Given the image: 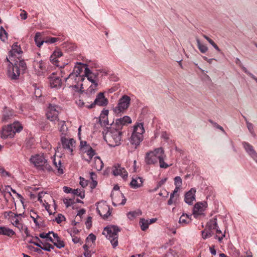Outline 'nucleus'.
<instances>
[{"label": "nucleus", "mask_w": 257, "mask_h": 257, "mask_svg": "<svg viewBox=\"0 0 257 257\" xmlns=\"http://www.w3.org/2000/svg\"><path fill=\"white\" fill-rule=\"evenodd\" d=\"M246 125L248 130L250 133H252L253 131V124L251 123H250L249 122H246Z\"/></svg>", "instance_id": "60"}, {"label": "nucleus", "mask_w": 257, "mask_h": 257, "mask_svg": "<svg viewBox=\"0 0 257 257\" xmlns=\"http://www.w3.org/2000/svg\"><path fill=\"white\" fill-rule=\"evenodd\" d=\"M34 213L36 215V216L31 215V217L33 219L35 225L39 228L44 226L45 225L44 224L42 219L35 212H34Z\"/></svg>", "instance_id": "31"}, {"label": "nucleus", "mask_w": 257, "mask_h": 257, "mask_svg": "<svg viewBox=\"0 0 257 257\" xmlns=\"http://www.w3.org/2000/svg\"><path fill=\"white\" fill-rule=\"evenodd\" d=\"M201 233L202 237L204 239L211 237L213 234L211 230L206 229V228L204 230L202 231Z\"/></svg>", "instance_id": "44"}, {"label": "nucleus", "mask_w": 257, "mask_h": 257, "mask_svg": "<svg viewBox=\"0 0 257 257\" xmlns=\"http://www.w3.org/2000/svg\"><path fill=\"white\" fill-rule=\"evenodd\" d=\"M80 146L81 147V149L82 150V151H83V150L87 149L88 146H90L87 145V143L86 141H81Z\"/></svg>", "instance_id": "55"}, {"label": "nucleus", "mask_w": 257, "mask_h": 257, "mask_svg": "<svg viewBox=\"0 0 257 257\" xmlns=\"http://www.w3.org/2000/svg\"><path fill=\"white\" fill-rule=\"evenodd\" d=\"M8 35L4 28L1 26L0 29V39L3 42H5L8 39Z\"/></svg>", "instance_id": "39"}, {"label": "nucleus", "mask_w": 257, "mask_h": 257, "mask_svg": "<svg viewBox=\"0 0 257 257\" xmlns=\"http://www.w3.org/2000/svg\"><path fill=\"white\" fill-rule=\"evenodd\" d=\"M142 214V212L140 210L130 211L127 213V217L130 219H133L135 217L140 216Z\"/></svg>", "instance_id": "40"}, {"label": "nucleus", "mask_w": 257, "mask_h": 257, "mask_svg": "<svg viewBox=\"0 0 257 257\" xmlns=\"http://www.w3.org/2000/svg\"><path fill=\"white\" fill-rule=\"evenodd\" d=\"M83 151L86 153L87 155L89 156L90 159H92L95 155V151L90 146H88V148Z\"/></svg>", "instance_id": "41"}, {"label": "nucleus", "mask_w": 257, "mask_h": 257, "mask_svg": "<svg viewBox=\"0 0 257 257\" xmlns=\"http://www.w3.org/2000/svg\"><path fill=\"white\" fill-rule=\"evenodd\" d=\"M15 233V232L11 229L5 226L0 227V234L11 236Z\"/></svg>", "instance_id": "32"}, {"label": "nucleus", "mask_w": 257, "mask_h": 257, "mask_svg": "<svg viewBox=\"0 0 257 257\" xmlns=\"http://www.w3.org/2000/svg\"><path fill=\"white\" fill-rule=\"evenodd\" d=\"M85 80L84 76L83 75H77L73 72L71 73L69 76L65 78L66 82L67 81H74L75 83H79L83 82Z\"/></svg>", "instance_id": "17"}, {"label": "nucleus", "mask_w": 257, "mask_h": 257, "mask_svg": "<svg viewBox=\"0 0 257 257\" xmlns=\"http://www.w3.org/2000/svg\"><path fill=\"white\" fill-rule=\"evenodd\" d=\"M99 214L103 218H107L110 215V208L107 205H103L97 209Z\"/></svg>", "instance_id": "20"}, {"label": "nucleus", "mask_w": 257, "mask_h": 257, "mask_svg": "<svg viewBox=\"0 0 257 257\" xmlns=\"http://www.w3.org/2000/svg\"><path fill=\"white\" fill-rule=\"evenodd\" d=\"M63 202L67 207H68L75 203L74 199L71 198H65L64 199Z\"/></svg>", "instance_id": "48"}, {"label": "nucleus", "mask_w": 257, "mask_h": 257, "mask_svg": "<svg viewBox=\"0 0 257 257\" xmlns=\"http://www.w3.org/2000/svg\"><path fill=\"white\" fill-rule=\"evenodd\" d=\"M72 194L79 196L82 199L84 198L85 197V194L83 189H74L72 191Z\"/></svg>", "instance_id": "42"}, {"label": "nucleus", "mask_w": 257, "mask_h": 257, "mask_svg": "<svg viewBox=\"0 0 257 257\" xmlns=\"http://www.w3.org/2000/svg\"><path fill=\"white\" fill-rule=\"evenodd\" d=\"M166 155L164 154V151H163L162 154L161 155L159 159V166L161 168L166 169L170 166L167 163L164 161Z\"/></svg>", "instance_id": "33"}, {"label": "nucleus", "mask_w": 257, "mask_h": 257, "mask_svg": "<svg viewBox=\"0 0 257 257\" xmlns=\"http://www.w3.org/2000/svg\"><path fill=\"white\" fill-rule=\"evenodd\" d=\"M189 215L183 213L180 217L179 222L180 224H186L191 221V218Z\"/></svg>", "instance_id": "35"}, {"label": "nucleus", "mask_w": 257, "mask_h": 257, "mask_svg": "<svg viewBox=\"0 0 257 257\" xmlns=\"http://www.w3.org/2000/svg\"><path fill=\"white\" fill-rule=\"evenodd\" d=\"M59 125H60L59 131L62 135L66 136L68 133V127L66 125V122L64 121H61L59 122Z\"/></svg>", "instance_id": "34"}, {"label": "nucleus", "mask_w": 257, "mask_h": 257, "mask_svg": "<svg viewBox=\"0 0 257 257\" xmlns=\"http://www.w3.org/2000/svg\"><path fill=\"white\" fill-rule=\"evenodd\" d=\"M196 42L198 48L201 53H205L207 51V47L206 45L202 44L198 39H196Z\"/></svg>", "instance_id": "36"}, {"label": "nucleus", "mask_w": 257, "mask_h": 257, "mask_svg": "<svg viewBox=\"0 0 257 257\" xmlns=\"http://www.w3.org/2000/svg\"><path fill=\"white\" fill-rule=\"evenodd\" d=\"M112 170L113 175L115 176L119 175L124 180L127 177V172L125 169L121 167L119 164L114 165L112 168Z\"/></svg>", "instance_id": "11"}, {"label": "nucleus", "mask_w": 257, "mask_h": 257, "mask_svg": "<svg viewBox=\"0 0 257 257\" xmlns=\"http://www.w3.org/2000/svg\"><path fill=\"white\" fill-rule=\"evenodd\" d=\"M217 225V219L216 217L210 219L207 223L206 229L212 230L215 229H217L218 227Z\"/></svg>", "instance_id": "28"}, {"label": "nucleus", "mask_w": 257, "mask_h": 257, "mask_svg": "<svg viewBox=\"0 0 257 257\" xmlns=\"http://www.w3.org/2000/svg\"><path fill=\"white\" fill-rule=\"evenodd\" d=\"M131 98L126 95H123L118 100L116 107L113 108V111L117 114L123 112L129 107Z\"/></svg>", "instance_id": "6"}, {"label": "nucleus", "mask_w": 257, "mask_h": 257, "mask_svg": "<svg viewBox=\"0 0 257 257\" xmlns=\"http://www.w3.org/2000/svg\"><path fill=\"white\" fill-rule=\"evenodd\" d=\"M40 37L41 34L39 32H37L35 36V41L38 47H40L45 42V41L41 40Z\"/></svg>", "instance_id": "38"}, {"label": "nucleus", "mask_w": 257, "mask_h": 257, "mask_svg": "<svg viewBox=\"0 0 257 257\" xmlns=\"http://www.w3.org/2000/svg\"><path fill=\"white\" fill-rule=\"evenodd\" d=\"M43 244V246H42V247H41V249L44 250H46V251H51V249H53L54 248V247L53 245L51 244L50 243H42Z\"/></svg>", "instance_id": "46"}, {"label": "nucleus", "mask_w": 257, "mask_h": 257, "mask_svg": "<svg viewBox=\"0 0 257 257\" xmlns=\"http://www.w3.org/2000/svg\"><path fill=\"white\" fill-rule=\"evenodd\" d=\"M16 115V113L9 108L6 107L3 111L2 121L5 122H8Z\"/></svg>", "instance_id": "16"}, {"label": "nucleus", "mask_w": 257, "mask_h": 257, "mask_svg": "<svg viewBox=\"0 0 257 257\" xmlns=\"http://www.w3.org/2000/svg\"><path fill=\"white\" fill-rule=\"evenodd\" d=\"M80 185L83 187H85L87 185V182L84 178L80 177Z\"/></svg>", "instance_id": "57"}, {"label": "nucleus", "mask_w": 257, "mask_h": 257, "mask_svg": "<svg viewBox=\"0 0 257 257\" xmlns=\"http://www.w3.org/2000/svg\"><path fill=\"white\" fill-rule=\"evenodd\" d=\"M92 166L97 171L102 170L103 167V163L99 157L96 156L94 158Z\"/></svg>", "instance_id": "25"}, {"label": "nucleus", "mask_w": 257, "mask_h": 257, "mask_svg": "<svg viewBox=\"0 0 257 257\" xmlns=\"http://www.w3.org/2000/svg\"><path fill=\"white\" fill-rule=\"evenodd\" d=\"M65 217L64 216H63V215H62L61 214H59L58 216L57 217H56L55 218V221L58 223H60L64 219H65Z\"/></svg>", "instance_id": "54"}, {"label": "nucleus", "mask_w": 257, "mask_h": 257, "mask_svg": "<svg viewBox=\"0 0 257 257\" xmlns=\"http://www.w3.org/2000/svg\"><path fill=\"white\" fill-rule=\"evenodd\" d=\"M23 127L18 121L14 122L13 124L8 125L3 127L1 137L3 139L13 138L16 132H20L22 130Z\"/></svg>", "instance_id": "3"}, {"label": "nucleus", "mask_w": 257, "mask_h": 257, "mask_svg": "<svg viewBox=\"0 0 257 257\" xmlns=\"http://www.w3.org/2000/svg\"><path fill=\"white\" fill-rule=\"evenodd\" d=\"M140 225L141 229L143 231L146 230L149 227V220H145L144 218H141L140 220Z\"/></svg>", "instance_id": "37"}, {"label": "nucleus", "mask_w": 257, "mask_h": 257, "mask_svg": "<svg viewBox=\"0 0 257 257\" xmlns=\"http://www.w3.org/2000/svg\"><path fill=\"white\" fill-rule=\"evenodd\" d=\"M54 164L55 165L56 168H57L58 173L59 174H63V170L62 168V165L60 160H59L58 164H57V162L55 161V160H54Z\"/></svg>", "instance_id": "45"}, {"label": "nucleus", "mask_w": 257, "mask_h": 257, "mask_svg": "<svg viewBox=\"0 0 257 257\" xmlns=\"http://www.w3.org/2000/svg\"><path fill=\"white\" fill-rule=\"evenodd\" d=\"M20 70H19L17 66L13 65L12 69H10L8 71V76L12 80L18 79L21 74Z\"/></svg>", "instance_id": "19"}, {"label": "nucleus", "mask_w": 257, "mask_h": 257, "mask_svg": "<svg viewBox=\"0 0 257 257\" xmlns=\"http://www.w3.org/2000/svg\"><path fill=\"white\" fill-rule=\"evenodd\" d=\"M54 237V244L58 248H62L65 246L64 242L61 240L60 238L57 233L53 232Z\"/></svg>", "instance_id": "27"}, {"label": "nucleus", "mask_w": 257, "mask_h": 257, "mask_svg": "<svg viewBox=\"0 0 257 257\" xmlns=\"http://www.w3.org/2000/svg\"><path fill=\"white\" fill-rule=\"evenodd\" d=\"M240 257H252V255L251 252H246L244 255H241Z\"/></svg>", "instance_id": "64"}, {"label": "nucleus", "mask_w": 257, "mask_h": 257, "mask_svg": "<svg viewBox=\"0 0 257 257\" xmlns=\"http://www.w3.org/2000/svg\"><path fill=\"white\" fill-rule=\"evenodd\" d=\"M63 53L59 50L55 51L50 57V61L56 66H59V58L62 56Z\"/></svg>", "instance_id": "21"}, {"label": "nucleus", "mask_w": 257, "mask_h": 257, "mask_svg": "<svg viewBox=\"0 0 257 257\" xmlns=\"http://www.w3.org/2000/svg\"><path fill=\"white\" fill-rule=\"evenodd\" d=\"M131 122V118L128 116H124L123 117L116 119L115 122L113 121L110 125L111 127H114L115 130L120 131L123 125Z\"/></svg>", "instance_id": "9"}, {"label": "nucleus", "mask_w": 257, "mask_h": 257, "mask_svg": "<svg viewBox=\"0 0 257 257\" xmlns=\"http://www.w3.org/2000/svg\"><path fill=\"white\" fill-rule=\"evenodd\" d=\"M163 151L162 148H159L153 151L147 153L145 157L146 164L148 165L157 164Z\"/></svg>", "instance_id": "5"}, {"label": "nucleus", "mask_w": 257, "mask_h": 257, "mask_svg": "<svg viewBox=\"0 0 257 257\" xmlns=\"http://www.w3.org/2000/svg\"><path fill=\"white\" fill-rule=\"evenodd\" d=\"M59 40V38H54V37H51L45 41V42L46 43H54L56 42H57Z\"/></svg>", "instance_id": "51"}, {"label": "nucleus", "mask_w": 257, "mask_h": 257, "mask_svg": "<svg viewBox=\"0 0 257 257\" xmlns=\"http://www.w3.org/2000/svg\"><path fill=\"white\" fill-rule=\"evenodd\" d=\"M14 66H17L18 69L20 70V72L24 73L27 69V65L24 60H21L18 58V60H17L15 63Z\"/></svg>", "instance_id": "26"}, {"label": "nucleus", "mask_w": 257, "mask_h": 257, "mask_svg": "<svg viewBox=\"0 0 257 257\" xmlns=\"http://www.w3.org/2000/svg\"><path fill=\"white\" fill-rule=\"evenodd\" d=\"M31 162L36 167L40 168L43 170L51 171V167L48 164L47 160L43 155H36L30 159Z\"/></svg>", "instance_id": "4"}, {"label": "nucleus", "mask_w": 257, "mask_h": 257, "mask_svg": "<svg viewBox=\"0 0 257 257\" xmlns=\"http://www.w3.org/2000/svg\"><path fill=\"white\" fill-rule=\"evenodd\" d=\"M23 53L21 48L18 46L17 43L14 44L12 46V50L10 51V54L12 57L16 56L17 54L20 55Z\"/></svg>", "instance_id": "29"}, {"label": "nucleus", "mask_w": 257, "mask_h": 257, "mask_svg": "<svg viewBox=\"0 0 257 257\" xmlns=\"http://www.w3.org/2000/svg\"><path fill=\"white\" fill-rule=\"evenodd\" d=\"M95 239L96 236L93 233L90 234L86 238V240L87 241H91L92 242H93L95 240Z\"/></svg>", "instance_id": "56"}, {"label": "nucleus", "mask_w": 257, "mask_h": 257, "mask_svg": "<svg viewBox=\"0 0 257 257\" xmlns=\"http://www.w3.org/2000/svg\"><path fill=\"white\" fill-rule=\"evenodd\" d=\"M21 19L23 20H26L27 18V12L23 10V13H22L20 15Z\"/></svg>", "instance_id": "62"}, {"label": "nucleus", "mask_w": 257, "mask_h": 257, "mask_svg": "<svg viewBox=\"0 0 257 257\" xmlns=\"http://www.w3.org/2000/svg\"><path fill=\"white\" fill-rule=\"evenodd\" d=\"M108 103V99L104 96L103 92H99L96 95V98L94 102L90 104L86 105L85 106L87 108L91 109L93 108L95 105L99 106H105Z\"/></svg>", "instance_id": "7"}, {"label": "nucleus", "mask_w": 257, "mask_h": 257, "mask_svg": "<svg viewBox=\"0 0 257 257\" xmlns=\"http://www.w3.org/2000/svg\"><path fill=\"white\" fill-rule=\"evenodd\" d=\"M205 207V203L202 202H198L195 204L193 209V214L195 217H197L198 215L201 214L204 211Z\"/></svg>", "instance_id": "23"}, {"label": "nucleus", "mask_w": 257, "mask_h": 257, "mask_svg": "<svg viewBox=\"0 0 257 257\" xmlns=\"http://www.w3.org/2000/svg\"><path fill=\"white\" fill-rule=\"evenodd\" d=\"M35 72L38 75H42L46 71L45 63L42 61H35L34 64Z\"/></svg>", "instance_id": "13"}, {"label": "nucleus", "mask_w": 257, "mask_h": 257, "mask_svg": "<svg viewBox=\"0 0 257 257\" xmlns=\"http://www.w3.org/2000/svg\"><path fill=\"white\" fill-rule=\"evenodd\" d=\"M143 140V135L137 134L133 133L130 138V142L132 145H135V148H136L137 146L140 145Z\"/></svg>", "instance_id": "22"}, {"label": "nucleus", "mask_w": 257, "mask_h": 257, "mask_svg": "<svg viewBox=\"0 0 257 257\" xmlns=\"http://www.w3.org/2000/svg\"><path fill=\"white\" fill-rule=\"evenodd\" d=\"M174 181H175V185L176 186V187H178V188H180V187L182 185L181 178L179 176L175 177L174 178Z\"/></svg>", "instance_id": "49"}, {"label": "nucleus", "mask_w": 257, "mask_h": 257, "mask_svg": "<svg viewBox=\"0 0 257 257\" xmlns=\"http://www.w3.org/2000/svg\"><path fill=\"white\" fill-rule=\"evenodd\" d=\"M241 68V69L242 70V71L245 73L246 74H247L248 76H250V74H252V73H251L250 72H249L247 70V69L244 67L242 65H240V66Z\"/></svg>", "instance_id": "63"}, {"label": "nucleus", "mask_w": 257, "mask_h": 257, "mask_svg": "<svg viewBox=\"0 0 257 257\" xmlns=\"http://www.w3.org/2000/svg\"><path fill=\"white\" fill-rule=\"evenodd\" d=\"M243 147L247 153L252 158L257 164V153L254 151L253 147L246 142L242 143Z\"/></svg>", "instance_id": "14"}, {"label": "nucleus", "mask_w": 257, "mask_h": 257, "mask_svg": "<svg viewBox=\"0 0 257 257\" xmlns=\"http://www.w3.org/2000/svg\"><path fill=\"white\" fill-rule=\"evenodd\" d=\"M78 65L74 67L73 72L77 75H80V73L83 70V67L81 63H77Z\"/></svg>", "instance_id": "43"}, {"label": "nucleus", "mask_w": 257, "mask_h": 257, "mask_svg": "<svg viewBox=\"0 0 257 257\" xmlns=\"http://www.w3.org/2000/svg\"><path fill=\"white\" fill-rule=\"evenodd\" d=\"M145 129L143 123H138L134 125L133 133L143 135Z\"/></svg>", "instance_id": "30"}, {"label": "nucleus", "mask_w": 257, "mask_h": 257, "mask_svg": "<svg viewBox=\"0 0 257 257\" xmlns=\"http://www.w3.org/2000/svg\"><path fill=\"white\" fill-rule=\"evenodd\" d=\"M63 191H64V192H65L66 193H72L73 190L68 187L64 186L63 187Z\"/></svg>", "instance_id": "61"}, {"label": "nucleus", "mask_w": 257, "mask_h": 257, "mask_svg": "<svg viewBox=\"0 0 257 257\" xmlns=\"http://www.w3.org/2000/svg\"><path fill=\"white\" fill-rule=\"evenodd\" d=\"M97 87H95V85H91L87 89V93L92 94L95 92Z\"/></svg>", "instance_id": "53"}, {"label": "nucleus", "mask_w": 257, "mask_h": 257, "mask_svg": "<svg viewBox=\"0 0 257 257\" xmlns=\"http://www.w3.org/2000/svg\"><path fill=\"white\" fill-rule=\"evenodd\" d=\"M63 148L67 149L70 153L73 152V147L75 144V142L73 139L68 140L65 137H62L61 139Z\"/></svg>", "instance_id": "12"}, {"label": "nucleus", "mask_w": 257, "mask_h": 257, "mask_svg": "<svg viewBox=\"0 0 257 257\" xmlns=\"http://www.w3.org/2000/svg\"><path fill=\"white\" fill-rule=\"evenodd\" d=\"M71 84H70L69 87H72L74 89L76 90V91H79L81 90V89L83 88V84L82 83H76L74 85H73V82L71 83Z\"/></svg>", "instance_id": "47"}, {"label": "nucleus", "mask_w": 257, "mask_h": 257, "mask_svg": "<svg viewBox=\"0 0 257 257\" xmlns=\"http://www.w3.org/2000/svg\"><path fill=\"white\" fill-rule=\"evenodd\" d=\"M122 132L110 127L105 133H103V138L111 147H114L120 144Z\"/></svg>", "instance_id": "1"}, {"label": "nucleus", "mask_w": 257, "mask_h": 257, "mask_svg": "<svg viewBox=\"0 0 257 257\" xmlns=\"http://www.w3.org/2000/svg\"><path fill=\"white\" fill-rule=\"evenodd\" d=\"M196 189L191 188L185 194L184 201L189 204L192 205L193 202L195 200Z\"/></svg>", "instance_id": "15"}, {"label": "nucleus", "mask_w": 257, "mask_h": 257, "mask_svg": "<svg viewBox=\"0 0 257 257\" xmlns=\"http://www.w3.org/2000/svg\"><path fill=\"white\" fill-rule=\"evenodd\" d=\"M84 78L87 77V79L93 84L95 85V87H97L98 83L97 79L98 78V73L92 72L87 66L84 70Z\"/></svg>", "instance_id": "10"}, {"label": "nucleus", "mask_w": 257, "mask_h": 257, "mask_svg": "<svg viewBox=\"0 0 257 257\" xmlns=\"http://www.w3.org/2000/svg\"><path fill=\"white\" fill-rule=\"evenodd\" d=\"M49 82L50 85L52 88H59L62 85L61 79L54 74L49 77Z\"/></svg>", "instance_id": "18"}, {"label": "nucleus", "mask_w": 257, "mask_h": 257, "mask_svg": "<svg viewBox=\"0 0 257 257\" xmlns=\"http://www.w3.org/2000/svg\"><path fill=\"white\" fill-rule=\"evenodd\" d=\"M53 231H49L47 233H42L40 234L39 236L41 238L47 239L48 238V237L49 236L50 234L51 233L53 234Z\"/></svg>", "instance_id": "58"}, {"label": "nucleus", "mask_w": 257, "mask_h": 257, "mask_svg": "<svg viewBox=\"0 0 257 257\" xmlns=\"http://www.w3.org/2000/svg\"><path fill=\"white\" fill-rule=\"evenodd\" d=\"M59 109L57 105L50 104L46 113L47 118L52 121H59L58 116Z\"/></svg>", "instance_id": "8"}, {"label": "nucleus", "mask_w": 257, "mask_h": 257, "mask_svg": "<svg viewBox=\"0 0 257 257\" xmlns=\"http://www.w3.org/2000/svg\"><path fill=\"white\" fill-rule=\"evenodd\" d=\"M167 178H165L162 179L160 180L157 184L156 188L155 189V190H157L158 188H159L162 185H163L167 181Z\"/></svg>", "instance_id": "52"}, {"label": "nucleus", "mask_w": 257, "mask_h": 257, "mask_svg": "<svg viewBox=\"0 0 257 257\" xmlns=\"http://www.w3.org/2000/svg\"><path fill=\"white\" fill-rule=\"evenodd\" d=\"M108 110H104L102 111L100 114V118H104L108 116Z\"/></svg>", "instance_id": "59"}, {"label": "nucleus", "mask_w": 257, "mask_h": 257, "mask_svg": "<svg viewBox=\"0 0 257 257\" xmlns=\"http://www.w3.org/2000/svg\"><path fill=\"white\" fill-rule=\"evenodd\" d=\"M143 179L140 177L136 176L133 178L130 183V186L132 188L136 189L141 187L143 185Z\"/></svg>", "instance_id": "24"}, {"label": "nucleus", "mask_w": 257, "mask_h": 257, "mask_svg": "<svg viewBox=\"0 0 257 257\" xmlns=\"http://www.w3.org/2000/svg\"><path fill=\"white\" fill-rule=\"evenodd\" d=\"M120 231V228L115 225L105 227L103 231L102 234L110 241L113 248L118 245V233Z\"/></svg>", "instance_id": "2"}, {"label": "nucleus", "mask_w": 257, "mask_h": 257, "mask_svg": "<svg viewBox=\"0 0 257 257\" xmlns=\"http://www.w3.org/2000/svg\"><path fill=\"white\" fill-rule=\"evenodd\" d=\"M99 122L102 126H106V125H108L109 124L107 117L104 118H100Z\"/></svg>", "instance_id": "50"}]
</instances>
